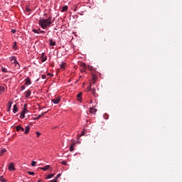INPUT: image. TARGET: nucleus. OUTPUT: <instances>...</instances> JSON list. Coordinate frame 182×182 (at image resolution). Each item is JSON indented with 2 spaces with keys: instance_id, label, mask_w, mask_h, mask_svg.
<instances>
[{
  "instance_id": "nucleus-1",
  "label": "nucleus",
  "mask_w": 182,
  "mask_h": 182,
  "mask_svg": "<svg viewBox=\"0 0 182 182\" xmlns=\"http://www.w3.org/2000/svg\"><path fill=\"white\" fill-rule=\"evenodd\" d=\"M53 22H52V16L48 17V18L40 19L38 21V24L40 25L42 29H46V28L50 27Z\"/></svg>"
},
{
  "instance_id": "nucleus-2",
  "label": "nucleus",
  "mask_w": 182,
  "mask_h": 182,
  "mask_svg": "<svg viewBox=\"0 0 182 182\" xmlns=\"http://www.w3.org/2000/svg\"><path fill=\"white\" fill-rule=\"evenodd\" d=\"M81 67L84 69V72H85V69H88L90 71L93 70V67H92L90 65L86 66L85 63H81Z\"/></svg>"
},
{
  "instance_id": "nucleus-3",
  "label": "nucleus",
  "mask_w": 182,
  "mask_h": 182,
  "mask_svg": "<svg viewBox=\"0 0 182 182\" xmlns=\"http://www.w3.org/2000/svg\"><path fill=\"white\" fill-rule=\"evenodd\" d=\"M29 112L28 109L24 108L23 110L22 111L21 115H20V119H25V114L28 113Z\"/></svg>"
},
{
  "instance_id": "nucleus-4",
  "label": "nucleus",
  "mask_w": 182,
  "mask_h": 182,
  "mask_svg": "<svg viewBox=\"0 0 182 182\" xmlns=\"http://www.w3.org/2000/svg\"><path fill=\"white\" fill-rule=\"evenodd\" d=\"M46 113H48V112H44L41 113V114H39L36 117H34V120H39V119H41V117H43V116H45Z\"/></svg>"
},
{
  "instance_id": "nucleus-5",
  "label": "nucleus",
  "mask_w": 182,
  "mask_h": 182,
  "mask_svg": "<svg viewBox=\"0 0 182 182\" xmlns=\"http://www.w3.org/2000/svg\"><path fill=\"white\" fill-rule=\"evenodd\" d=\"M25 85L26 86H28V85H31L32 82L31 81V78H29V77H27L26 79H25Z\"/></svg>"
},
{
  "instance_id": "nucleus-6",
  "label": "nucleus",
  "mask_w": 182,
  "mask_h": 182,
  "mask_svg": "<svg viewBox=\"0 0 182 182\" xmlns=\"http://www.w3.org/2000/svg\"><path fill=\"white\" fill-rule=\"evenodd\" d=\"M52 102L53 103H55V105H58V103H60V97L53 99Z\"/></svg>"
},
{
  "instance_id": "nucleus-7",
  "label": "nucleus",
  "mask_w": 182,
  "mask_h": 182,
  "mask_svg": "<svg viewBox=\"0 0 182 182\" xmlns=\"http://www.w3.org/2000/svg\"><path fill=\"white\" fill-rule=\"evenodd\" d=\"M83 95V93L82 92H80L77 95V99L78 100V102H82V95Z\"/></svg>"
},
{
  "instance_id": "nucleus-8",
  "label": "nucleus",
  "mask_w": 182,
  "mask_h": 182,
  "mask_svg": "<svg viewBox=\"0 0 182 182\" xmlns=\"http://www.w3.org/2000/svg\"><path fill=\"white\" fill-rule=\"evenodd\" d=\"M9 170H10V171H14L15 170V166H14V163H11L9 166Z\"/></svg>"
},
{
  "instance_id": "nucleus-9",
  "label": "nucleus",
  "mask_w": 182,
  "mask_h": 182,
  "mask_svg": "<svg viewBox=\"0 0 182 182\" xmlns=\"http://www.w3.org/2000/svg\"><path fill=\"white\" fill-rule=\"evenodd\" d=\"M26 97H31V95H32V90L31 89L28 90L26 92Z\"/></svg>"
},
{
  "instance_id": "nucleus-10",
  "label": "nucleus",
  "mask_w": 182,
  "mask_h": 182,
  "mask_svg": "<svg viewBox=\"0 0 182 182\" xmlns=\"http://www.w3.org/2000/svg\"><path fill=\"white\" fill-rule=\"evenodd\" d=\"M96 112H97V109H95V107L90 108V112L92 113V114H95Z\"/></svg>"
},
{
  "instance_id": "nucleus-11",
  "label": "nucleus",
  "mask_w": 182,
  "mask_h": 182,
  "mask_svg": "<svg viewBox=\"0 0 182 182\" xmlns=\"http://www.w3.org/2000/svg\"><path fill=\"white\" fill-rule=\"evenodd\" d=\"M49 168H50V165H47L44 167H41L40 169L41 170H43V171H46V170H49Z\"/></svg>"
},
{
  "instance_id": "nucleus-12",
  "label": "nucleus",
  "mask_w": 182,
  "mask_h": 182,
  "mask_svg": "<svg viewBox=\"0 0 182 182\" xmlns=\"http://www.w3.org/2000/svg\"><path fill=\"white\" fill-rule=\"evenodd\" d=\"M30 130H31V127L26 126V129H25V132H24L25 134H28V133H29Z\"/></svg>"
},
{
  "instance_id": "nucleus-13",
  "label": "nucleus",
  "mask_w": 182,
  "mask_h": 182,
  "mask_svg": "<svg viewBox=\"0 0 182 182\" xmlns=\"http://www.w3.org/2000/svg\"><path fill=\"white\" fill-rule=\"evenodd\" d=\"M75 146H76V143H73L70 146V151H73L75 150Z\"/></svg>"
},
{
  "instance_id": "nucleus-14",
  "label": "nucleus",
  "mask_w": 182,
  "mask_h": 182,
  "mask_svg": "<svg viewBox=\"0 0 182 182\" xmlns=\"http://www.w3.org/2000/svg\"><path fill=\"white\" fill-rule=\"evenodd\" d=\"M49 42H50V45L51 46H55L56 45V42H55V41H53V40H52V39H50V40H49Z\"/></svg>"
},
{
  "instance_id": "nucleus-15",
  "label": "nucleus",
  "mask_w": 182,
  "mask_h": 182,
  "mask_svg": "<svg viewBox=\"0 0 182 182\" xmlns=\"http://www.w3.org/2000/svg\"><path fill=\"white\" fill-rule=\"evenodd\" d=\"M13 112L14 113L18 112V106L16 105H14Z\"/></svg>"
},
{
  "instance_id": "nucleus-16",
  "label": "nucleus",
  "mask_w": 182,
  "mask_h": 182,
  "mask_svg": "<svg viewBox=\"0 0 182 182\" xmlns=\"http://www.w3.org/2000/svg\"><path fill=\"white\" fill-rule=\"evenodd\" d=\"M60 67L61 69H65V68H66V63H62L60 65Z\"/></svg>"
},
{
  "instance_id": "nucleus-17",
  "label": "nucleus",
  "mask_w": 182,
  "mask_h": 182,
  "mask_svg": "<svg viewBox=\"0 0 182 182\" xmlns=\"http://www.w3.org/2000/svg\"><path fill=\"white\" fill-rule=\"evenodd\" d=\"M68 11V6H64L62 8V12H66Z\"/></svg>"
},
{
  "instance_id": "nucleus-18",
  "label": "nucleus",
  "mask_w": 182,
  "mask_h": 182,
  "mask_svg": "<svg viewBox=\"0 0 182 182\" xmlns=\"http://www.w3.org/2000/svg\"><path fill=\"white\" fill-rule=\"evenodd\" d=\"M8 107H9V109H8L7 112H9V110H11V107H12V103L11 102H9Z\"/></svg>"
},
{
  "instance_id": "nucleus-19",
  "label": "nucleus",
  "mask_w": 182,
  "mask_h": 182,
  "mask_svg": "<svg viewBox=\"0 0 182 182\" xmlns=\"http://www.w3.org/2000/svg\"><path fill=\"white\" fill-rule=\"evenodd\" d=\"M34 33H39L41 32V28L39 29H33Z\"/></svg>"
},
{
  "instance_id": "nucleus-20",
  "label": "nucleus",
  "mask_w": 182,
  "mask_h": 182,
  "mask_svg": "<svg viewBox=\"0 0 182 182\" xmlns=\"http://www.w3.org/2000/svg\"><path fill=\"white\" fill-rule=\"evenodd\" d=\"M53 176H55V174H49L48 176H47V177H46V180H48L49 178H52V177H53Z\"/></svg>"
},
{
  "instance_id": "nucleus-21",
  "label": "nucleus",
  "mask_w": 182,
  "mask_h": 182,
  "mask_svg": "<svg viewBox=\"0 0 182 182\" xmlns=\"http://www.w3.org/2000/svg\"><path fill=\"white\" fill-rule=\"evenodd\" d=\"M0 181L6 182V179L3 176H0Z\"/></svg>"
},
{
  "instance_id": "nucleus-22",
  "label": "nucleus",
  "mask_w": 182,
  "mask_h": 182,
  "mask_svg": "<svg viewBox=\"0 0 182 182\" xmlns=\"http://www.w3.org/2000/svg\"><path fill=\"white\" fill-rule=\"evenodd\" d=\"M13 49H14L15 50H16V49H18V46H16V42H14V44L13 46Z\"/></svg>"
},
{
  "instance_id": "nucleus-23",
  "label": "nucleus",
  "mask_w": 182,
  "mask_h": 182,
  "mask_svg": "<svg viewBox=\"0 0 182 182\" xmlns=\"http://www.w3.org/2000/svg\"><path fill=\"white\" fill-rule=\"evenodd\" d=\"M14 64L16 65V66L17 68H20V66H21V65H19V63H18V61H16V60L14 61Z\"/></svg>"
},
{
  "instance_id": "nucleus-24",
  "label": "nucleus",
  "mask_w": 182,
  "mask_h": 182,
  "mask_svg": "<svg viewBox=\"0 0 182 182\" xmlns=\"http://www.w3.org/2000/svg\"><path fill=\"white\" fill-rule=\"evenodd\" d=\"M31 166H32V167H35V166H36V161H32Z\"/></svg>"
},
{
  "instance_id": "nucleus-25",
  "label": "nucleus",
  "mask_w": 182,
  "mask_h": 182,
  "mask_svg": "<svg viewBox=\"0 0 182 182\" xmlns=\"http://www.w3.org/2000/svg\"><path fill=\"white\" fill-rule=\"evenodd\" d=\"M28 174H29L30 176H35V172H32L31 171H28Z\"/></svg>"
},
{
  "instance_id": "nucleus-26",
  "label": "nucleus",
  "mask_w": 182,
  "mask_h": 182,
  "mask_svg": "<svg viewBox=\"0 0 182 182\" xmlns=\"http://www.w3.org/2000/svg\"><path fill=\"white\" fill-rule=\"evenodd\" d=\"M16 132H19V130H21V125L16 126Z\"/></svg>"
},
{
  "instance_id": "nucleus-27",
  "label": "nucleus",
  "mask_w": 182,
  "mask_h": 182,
  "mask_svg": "<svg viewBox=\"0 0 182 182\" xmlns=\"http://www.w3.org/2000/svg\"><path fill=\"white\" fill-rule=\"evenodd\" d=\"M104 119H109V114H104Z\"/></svg>"
},
{
  "instance_id": "nucleus-28",
  "label": "nucleus",
  "mask_w": 182,
  "mask_h": 182,
  "mask_svg": "<svg viewBox=\"0 0 182 182\" xmlns=\"http://www.w3.org/2000/svg\"><path fill=\"white\" fill-rule=\"evenodd\" d=\"M4 153H6V149H1V154H3Z\"/></svg>"
},
{
  "instance_id": "nucleus-29",
  "label": "nucleus",
  "mask_w": 182,
  "mask_h": 182,
  "mask_svg": "<svg viewBox=\"0 0 182 182\" xmlns=\"http://www.w3.org/2000/svg\"><path fill=\"white\" fill-rule=\"evenodd\" d=\"M1 71L4 72V73H6L8 71H6V68H2Z\"/></svg>"
},
{
  "instance_id": "nucleus-30",
  "label": "nucleus",
  "mask_w": 182,
  "mask_h": 182,
  "mask_svg": "<svg viewBox=\"0 0 182 182\" xmlns=\"http://www.w3.org/2000/svg\"><path fill=\"white\" fill-rule=\"evenodd\" d=\"M61 174L60 173H58L56 177H55L54 178L56 179V181H58V179L59 178V177H60Z\"/></svg>"
},
{
  "instance_id": "nucleus-31",
  "label": "nucleus",
  "mask_w": 182,
  "mask_h": 182,
  "mask_svg": "<svg viewBox=\"0 0 182 182\" xmlns=\"http://www.w3.org/2000/svg\"><path fill=\"white\" fill-rule=\"evenodd\" d=\"M92 95H96V89L95 88L92 89Z\"/></svg>"
},
{
  "instance_id": "nucleus-32",
  "label": "nucleus",
  "mask_w": 182,
  "mask_h": 182,
  "mask_svg": "<svg viewBox=\"0 0 182 182\" xmlns=\"http://www.w3.org/2000/svg\"><path fill=\"white\" fill-rule=\"evenodd\" d=\"M4 90H5V89L4 88V87H0V93H1V92H4Z\"/></svg>"
},
{
  "instance_id": "nucleus-33",
  "label": "nucleus",
  "mask_w": 182,
  "mask_h": 182,
  "mask_svg": "<svg viewBox=\"0 0 182 182\" xmlns=\"http://www.w3.org/2000/svg\"><path fill=\"white\" fill-rule=\"evenodd\" d=\"M88 92H90L92 90V85H90L89 87H87Z\"/></svg>"
},
{
  "instance_id": "nucleus-34",
  "label": "nucleus",
  "mask_w": 182,
  "mask_h": 182,
  "mask_svg": "<svg viewBox=\"0 0 182 182\" xmlns=\"http://www.w3.org/2000/svg\"><path fill=\"white\" fill-rule=\"evenodd\" d=\"M37 137H39L41 136V132H36Z\"/></svg>"
},
{
  "instance_id": "nucleus-35",
  "label": "nucleus",
  "mask_w": 182,
  "mask_h": 182,
  "mask_svg": "<svg viewBox=\"0 0 182 182\" xmlns=\"http://www.w3.org/2000/svg\"><path fill=\"white\" fill-rule=\"evenodd\" d=\"M49 182H58V181L56 180V178H54L53 180H51Z\"/></svg>"
},
{
  "instance_id": "nucleus-36",
  "label": "nucleus",
  "mask_w": 182,
  "mask_h": 182,
  "mask_svg": "<svg viewBox=\"0 0 182 182\" xmlns=\"http://www.w3.org/2000/svg\"><path fill=\"white\" fill-rule=\"evenodd\" d=\"M41 77H42V79H46V75H41Z\"/></svg>"
},
{
  "instance_id": "nucleus-37",
  "label": "nucleus",
  "mask_w": 182,
  "mask_h": 182,
  "mask_svg": "<svg viewBox=\"0 0 182 182\" xmlns=\"http://www.w3.org/2000/svg\"><path fill=\"white\" fill-rule=\"evenodd\" d=\"M11 32H12L13 33H16V30L12 29V30H11Z\"/></svg>"
},
{
  "instance_id": "nucleus-38",
  "label": "nucleus",
  "mask_w": 182,
  "mask_h": 182,
  "mask_svg": "<svg viewBox=\"0 0 182 182\" xmlns=\"http://www.w3.org/2000/svg\"><path fill=\"white\" fill-rule=\"evenodd\" d=\"M21 90H23L24 89H26V87L25 85H22L21 87Z\"/></svg>"
},
{
  "instance_id": "nucleus-39",
  "label": "nucleus",
  "mask_w": 182,
  "mask_h": 182,
  "mask_svg": "<svg viewBox=\"0 0 182 182\" xmlns=\"http://www.w3.org/2000/svg\"><path fill=\"white\" fill-rule=\"evenodd\" d=\"M61 164H63V166H66V162L65 161H62Z\"/></svg>"
},
{
  "instance_id": "nucleus-40",
  "label": "nucleus",
  "mask_w": 182,
  "mask_h": 182,
  "mask_svg": "<svg viewBox=\"0 0 182 182\" xmlns=\"http://www.w3.org/2000/svg\"><path fill=\"white\" fill-rule=\"evenodd\" d=\"M20 130H21V132H25V129L23 127H21Z\"/></svg>"
},
{
  "instance_id": "nucleus-41",
  "label": "nucleus",
  "mask_w": 182,
  "mask_h": 182,
  "mask_svg": "<svg viewBox=\"0 0 182 182\" xmlns=\"http://www.w3.org/2000/svg\"><path fill=\"white\" fill-rule=\"evenodd\" d=\"M48 76H53V74L48 73Z\"/></svg>"
},
{
  "instance_id": "nucleus-42",
  "label": "nucleus",
  "mask_w": 182,
  "mask_h": 182,
  "mask_svg": "<svg viewBox=\"0 0 182 182\" xmlns=\"http://www.w3.org/2000/svg\"><path fill=\"white\" fill-rule=\"evenodd\" d=\"M81 136H85V132H81Z\"/></svg>"
},
{
  "instance_id": "nucleus-43",
  "label": "nucleus",
  "mask_w": 182,
  "mask_h": 182,
  "mask_svg": "<svg viewBox=\"0 0 182 182\" xmlns=\"http://www.w3.org/2000/svg\"><path fill=\"white\" fill-rule=\"evenodd\" d=\"M46 59H47L46 58H45L44 59H43V60H42V62L46 61Z\"/></svg>"
},
{
  "instance_id": "nucleus-44",
  "label": "nucleus",
  "mask_w": 182,
  "mask_h": 182,
  "mask_svg": "<svg viewBox=\"0 0 182 182\" xmlns=\"http://www.w3.org/2000/svg\"><path fill=\"white\" fill-rule=\"evenodd\" d=\"M40 33H45V31H40Z\"/></svg>"
},
{
  "instance_id": "nucleus-45",
  "label": "nucleus",
  "mask_w": 182,
  "mask_h": 182,
  "mask_svg": "<svg viewBox=\"0 0 182 182\" xmlns=\"http://www.w3.org/2000/svg\"><path fill=\"white\" fill-rule=\"evenodd\" d=\"M77 10V6H75V9H74V11H76Z\"/></svg>"
},
{
  "instance_id": "nucleus-46",
  "label": "nucleus",
  "mask_w": 182,
  "mask_h": 182,
  "mask_svg": "<svg viewBox=\"0 0 182 182\" xmlns=\"http://www.w3.org/2000/svg\"><path fill=\"white\" fill-rule=\"evenodd\" d=\"M26 11H28V12H30L31 9H26Z\"/></svg>"
},
{
  "instance_id": "nucleus-47",
  "label": "nucleus",
  "mask_w": 182,
  "mask_h": 182,
  "mask_svg": "<svg viewBox=\"0 0 182 182\" xmlns=\"http://www.w3.org/2000/svg\"><path fill=\"white\" fill-rule=\"evenodd\" d=\"M26 107H27V105H26V104H25L24 105V109H26Z\"/></svg>"
},
{
  "instance_id": "nucleus-48",
  "label": "nucleus",
  "mask_w": 182,
  "mask_h": 182,
  "mask_svg": "<svg viewBox=\"0 0 182 182\" xmlns=\"http://www.w3.org/2000/svg\"><path fill=\"white\" fill-rule=\"evenodd\" d=\"M48 14H44V16H46V18L47 17Z\"/></svg>"
},
{
  "instance_id": "nucleus-49",
  "label": "nucleus",
  "mask_w": 182,
  "mask_h": 182,
  "mask_svg": "<svg viewBox=\"0 0 182 182\" xmlns=\"http://www.w3.org/2000/svg\"><path fill=\"white\" fill-rule=\"evenodd\" d=\"M95 75H94V76L92 77L93 80H95Z\"/></svg>"
},
{
  "instance_id": "nucleus-50",
  "label": "nucleus",
  "mask_w": 182,
  "mask_h": 182,
  "mask_svg": "<svg viewBox=\"0 0 182 182\" xmlns=\"http://www.w3.org/2000/svg\"><path fill=\"white\" fill-rule=\"evenodd\" d=\"M92 83H93V85H95V83H96V82H95V81H94Z\"/></svg>"
},
{
  "instance_id": "nucleus-51",
  "label": "nucleus",
  "mask_w": 182,
  "mask_h": 182,
  "mask_svg": "<svg viewBox=\"0 0 182 182\" xmlns=\"http://www.w3.org/2000/svg\"><path fill=\"white\" fill-rule=\"evenodd\" d=\"M90 103H93V100H91V101H90Z\"/></svg>"
},
{
  "instance_id": "nucleus-52",
  "label": "nucleus",
  "mask_w": 182,
  "mask_h": 182,
  "mask_svg": "<svg viewBox=\"0 0 182 182\" xmlns=\"http://www.w3.org/2000/svg\"><path fill=\"white\" fill-rule=\"evenodd\" d=\"M38 182H42V181L41 180H38Z\"/></svg>"
}]
</instances>
